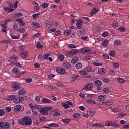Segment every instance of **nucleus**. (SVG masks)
Returning a JSON list of instances; mask_svg holds the SVG:
<instances>
[{
  "instance_id": "nucleus-1",
  "label": "nucleus",
  "mask_w": 129,
  "mask_h": 129,
  "mask_svg": "<svg viewBox=\"0 0 129 129\" xmlns=\"http://www.w3.org/2000/svg\"><path fill=\"white\" fill-rule=\"evenodd\" d=\"M23 122L20 123L22 124V125H30L32 124V119L29 117H25L24 118H23L22 119Z\"/></svg>"
},
{
  "instance_id": "nucleus-2",
  "label": "nucleus",
  "mask_w": 129,
  "mask_h": 129,
  "mask_svg": "<svg viewBox=\"0 0 129 129\" xmlns=\"http://www.w3.org/2000/svg\"><path fill=\"white\" fill-rule=\"evenodd\" d=\"M81 51L82 53V54H88L89 53L91 54H96V51H92L91 48L89 47H84L81 49Z\"/></svg>"
},
{
  "instance_id": "nucleus-3",
  "label": "nucleus",
  "mask_w": 129,
  "mask_h": 129,
  "mask_svg": "<svg viewBox=\"0 0 129 129\" xmlns=\"http://www.w3.org/2000/svg\"><path fill=\"white\" fill-rule=\"evenodd\" d=\"M11 88L13 89V91H17L20 89L21 84L18 82H13L11 85Z\"/></svg>"
},
{
  "instance_id": "nucleus-4",
  "label": "nucleus",
  "mask_w": 129,
  "mask_h": 129,
  "mask_svg": "<svg viewBox=\"0 0 129 129\" xmlns=\"http://www.w3.org/2000/svg\"><path fill=\"white\" fill-rule=\"evenodd\" d=\"M77 53H79V50H78V49H73L70 51H66L65 55L68 56V57H69L70 56H73V55H75V54Z\"/></svg>"
},
{
  "instance_id": "nucleus-5",
  "label": "nucleus",
  "mask_w": 129,
  "mask_h": 129,
  "mask_svg": "<svg viewBox=\"0 0 129 129\" xmlns=\"http://www.w3.org/2000/svg\"><path fill=\"white\" fill-rule=\"evenodd\" d=\"M51 109L50 107H43L39 109V112L43 114V115H46L49 113V110Z\"/></svg>"
},
{
  "instance_id": "nucleus-6",
  "label": "nucleus",
  "mask_w": 129,
  "mask_h": 129,
  "mask_svg": "<svg viewBox=\"0 0 129 129\" xmlns=\"http://www.w3.org/2000/svg\"><path fill=\"white\" fill-rule=\"evenodd\" d=\"M13 101L16 104L21 103L24 101V97L21 96L17 97V96H15V99L13 100Z\"/></svg>"
},
{
  "instance_id": "nucleus-7",
  "label": "nucleus",
  "mask_w": 129,
  "mask_h": 129,
  "mask_svg": "<svg viewBox=\"0 0 129 129\" xmlns=\"http://www.w3.org/2000/svg\"><path fill=\"white\" fill-rule=\"evenodd\" d=\"M61 105L65 109H67V108H69V107H70V106H73V103L70 101H67L66 102L62 103Z\"/></svg>"
},
{
  "instance_id": "nucleus-8",
  "label": "nucleus",
  "mask_w": 129,
  "mask_h": 129,
  "mask_svg": "<svg viewBox=\"0 0 129 129\" xmlns=\"http://www.w3.org/2000/svg\"><path fill=\"white\" fill-rule=\"evenodd\" d=\"M56 72L59 74H65L66 72L65 71V69L62 67H57L55 69Z\"/></svg>"
},
{
  "instance_id": "nucleus-9",
  "label": "nucleus",
  "mask_w": 129,
  "mask_h": 129,
  "mask_svg": "<svg viewBox=\"0 0 129 129\" xmlns=\"http://www.w3.org/2000/svg\"><path fill=\"white\" fill-rule=\"evenodd\" d=\"M11 63L15 64L18 62V56L17 55H12L11 57Z\"/></svg>"
},
{
  "instance_id": "nucleus-10",
  "label": "nucleus",
  "mask_w": 129,
  "mask_h": 129,
  "mask_svg": "<svg viewBox=\"0 0 129 129\" xmlns=\"http://www.w3.org/2000/svg\"><path fill=\"white\" fill-rule=\"evenodd\" d=\"M93 84L91 83H87L85 86L84 87V90H90V89H92L93 88Z\"/></svg>"
},
{
  "instance_id": "nucleus-11",
  "label": "nucleus",
  "mask_w": 129,
  "mask_h": 129,
  "mask_svg": "<svg viewBox=\"0 0 129 129\" xmlns=\"http://www.w3.org/2000/svg\"><path fill=\"white\" fill-rule=\"evenodd\" d=\"M28 56H29V52H28L27 51H22L20 53V56L21 59H25V58L28 57Z\"/></svg>"
},
{
  "instance_id": "nucleus-12",
  "label": "nucleus",
  "mask_w": 129,
  "mask_h": 129,
  "mask_svg": "<svg viewBox=\"0 0 129 129\" xmlns=\"http://www.w3.org/2000/svg\"><path fill=\"white\" fill-rule=\"evenodd\" d=\"M76 26L77 29H82V27H83V25H82V20L80 19L78 20Z\"/></svg>"
},
{
  "instance_id": "nucleus-13",
  "label": "nucleus",
  "mask_w": 129,
  "mask_h": 129,
  "mask_svg": "<svg viewBox=\"0 0 129 129\" xmlns=\"http://www.w3.org/2000/svg\"><path fill=\"white\" fill-rule=\"evenodd\" d=\"M98 11H99V9H98V7H94L91 12L90 16H93V15H94V14H96L97 12H98Z\"/></svg>"
},
{
  "instance_id": "nucleus-14",
  "label": "nucleus",
  "mask_w": 129,
  "mask_h": 129,
  "mask_svg": "<svg viewBox=\"0 0 129 129\" xmlns=\"http://www.w3.org/2000/svg\"><path fill=\"white\" fill-rule=\"evenodd\" d=\"M31 26L34 29H39L40 28V24L35 22H33L31 24Z\"/></svg>"
},
{
  "instance_id": "nucleus-15",
  "label": "nucleus",
  "mask_w": 129,
  "mask_h": 129,
  "mask_svg": "<svg viewBox=\"0 0 129 129\" xmlns=\"http://www.w3.org/2000/svg\"><path fill=\"white\" fill-rule=\"evenodd\" d=\"M60 115H61V112L60 111L58 110H54L53 116H54V117H57L58 116H60Z\"/></svg>"
},
{
  "instance_id": "nucleus-16",
  "label": "nucleus",
  "mask_w": 129,
  "mask_h": 129,
  "mask_svg": "<svg viewBox=\"0 0 129 129\" xmlns=\"http://www.w3.org/2000/svg\"><path fill=\"white\" fill-rule=\"evenodd\" d=\"M16 21L19 23L20 26H25L26 23H25L22 18H18L16 19Z\"/></svg>"
},
{
  "instance_id": "nucleus-17",
  "label": "nucleus",
  "mask_w": 129,
  "mask_h": 129,
  "mask_svg": "<svg viewBox=\"0 0 129 129\" xmlns=\"http://www.w3.org/2000/svg\"><path fill=\"white\" fill-rule=\"evenodd\" d=\"M121 41H120V40L115 39L114 40V45L116 47L119 46V45H121Z\"/></svg>"
},
{
  "instance_id": "nucleus-18",
  "label": "nucleus",
  "mask_w": 129,
  "mask_h": 129,
  "mask_svg": "<svg viewBox=\"0 0 129 129\" xmlns=\"http://www.w3.org/2000/svg\"><path fill=\"white\" fill-rule=\"evenodd\" d=\"M103 103L106 105H111V104H113V101L111 100H108L103 102Z\"/></svg>"
},
{
  "instance_id": "nucleus-19",
  "label": "nucleus",
  "mask_w": 129,
  "mask_h": 129,
  "mask_svg": "<svg viewBox=\"0 0 129 129\" xmlns=\"http://www.w3.org/2000/svg\"><path fill=\"white\" fill-rule=\"evenodd\" d=\"M106 96L105 95H100L98 97V99L100 101H103L105 99Z\"/></svg>"
},
{
  "instance_id": "nucleus-20",
  "label": "nucleus",
  "mask_w": 129,
  "mask_h": 129,
  "mask_svg": "<svg viewBox=\"0 0 129 129\" xmlns=\"http://www.w3.org/2000/svg\"><path fill=\"white\" fill-rule=\"evenodd\" d=\"M61 121H62L63 123L67 124L69 123L70 121H71V119L70 118L62 119Z\"/></svg>"
},
{
  "instance_id": "nucleus-21",
  "label": "nucleus",
  "mask_w": 129,
  "mask_h": 129,
  "mask_svg": "<svg viewBox=\"0 0 129 129\" xmlns=\"http://www.w3.org/2000/svg\"><path fill=\"white\" fill-rule=\"evenodd\" d=\"M63 66L66 68H68V69H70L71 68V64L68 62H63Z\"/></svg>"
},
{
  "instance_id": "nucleus-22",
  "label": "nucleus",
  "mask_w": 129,
  "mask_h": 129,
  "mask_svg": "<svg viewBox=\"0 0 129 129\" xmlns=\"http://www.w3.org/2000/svg\"><path fill=\"white\" fill-rule=\"evenodd\" d=\"M12 71L15 74H20V71H19V68H13Z\"/></svg>"
},
{
  "instance_id": "nucleus-23",
  "label": "nucleus",
  "mask_w": 129,
  "mask_h": 129,
  "mask_svg": "<svg viewBox=\"0 0 129 129\" xmlns=\"http://www.w3.org/2000/svg\"><path fill=\"white\" fill-rule=\"evenodd\" d=\"M49 124L50 128L51 127H58L59 126V124L56 123H51Z\"/></svg>"
},
{
  "instance_id": "nucleus-24",
  "label": "nucleus",
  "mask_w": 129,
  "mask_h": 129,
  "mask_svg": "<svg viewBox=\"0 0 129 129\" xmlns=\"http://www.w3.org/2000/svg\"><path fill=\"white\" fill-rule=\"evenodd\" d=\"M78 60H79V58L78 56H76L72 59L71 62L73 64H75V63H77Z\"/></svg>"
},
{
  "instance_id": "nucleus-25",
  "label": "nucleus",
  "mask_w": 129,
  "mask_h": 129,
  "mask_svg": "<svg viewBox=\"0 0 129 129\" xmlns=\"http://www.w3.org/2000/svg\"><path fill=\"white\" fill-rule=\"evenodd\" d=\"M95 84L96 86H101L102 82L100 80H96L95 81Z\"/></svg>"
},
{
  "instance_id": "nucleus-26",
  "label": "nucleus",
  "mask_w": 129,
  "mask_h": 129,
  "mask_svg": "<svg viewBox=\"0 0 129 129\" xmlns=\"http://www.w3.org/2000/svg\"><path fill=\"white\" fill-rule=\"evenodd\" d=\"M73 117L74 118H80L81 117V114L78 113H75L73 114Z\"/></svg>"
},
{
  "instance_id": "nucleus-27",
  "label": "nucleus",
  "mask_w": 129,
  "mask_h": 129,
  "mask_svg": "<svg viewBox=\"0 0 129 129\" xmlns=\"http://www.w3.org/2000/svg\"><path fill=\"white\" fill-rule=\"evenodd\" d=\"M98 72L99 74H101V75L104 74V73H105V72H106L105 69L102 68V69L99 70Z\"/></svg>"
},
{
  "instance_id": "nucleus-28",
  "label": "nucleus",
  "mask_w": 129,
  "mask_h": 129,
  "mask_svg": "<svg viewBox=\"0 0 129 129\" xmlns=\"http://www.w3.org/2000/svg\"><path fill=\"white\" fill-rule=\"evenodd\" d=\"M16 97V96L15 95H10L7 97L8 100H9V101H12V100H14Z\"/></svg>"
},
{
  "instance_id": "nucleus-29",
  "label": "nucleus",
  "mask_w": 129,
  "mask_h": 129,
  "mask_svg": "<svg viewBox=\"0 0 129 129\" xmlns=\"http://www.w3.org/2000/svg\"><path fill=\"white\" fill-rule=\"evenodd\" d=\"M58 58L59 61H63V60H64V58H65V56L63 54H58Z\"/></svg>"
},
{
  "instance_id": "nucleus-30",
  "label": "nucleus",
  "mask_w": 129,
  "mask_h": 129,
  "mask_svg": "<svg viewBox=\"0 0 129 129\" xmlns=\"http://www.w3.org/2000/svg\"><path fill=\"white\" fill-rule=\"evenodd\" d=\"M108 40H105L103 41L102 45L104 47H106L108 46Z\"/></svg>"
},
{
  "instance_id": "nucleus-31",
  "label": "nucleus",
  "mask_w": 129,
  "mask_h": 129,
  "mask_svg": "<svg viewBox=\"0 0 129 129\" xmlns=\"http://www.w3.org/2000/svg\"><path fill=\"white\" fill-rule=\"evenodd\" d=\"M78 78H79V75H77L76 76H74V77H73L71 78V81L72 82H74V81H76V80H77V79H78Z\"/></svg>"
},
{
  "instance_id": "nucleus-32",
  "label": "nucleus",
  "mask_w": 129,
  "mask_h": 129,
  "mask_svg": "<svg viewBox=\"0 0 129 129\" xmlns=\"http://www.w3.org/2000/svg\"><path fill=\"white\" fill-rule=\"evenodd\" d=\"M75 66L77 69H81V68H82V63H81V62H79L76 63Z\"/></svg>"
},
{
  "instance_id": "nucleus-33",
  "label": "nucleus",
  "mask_w": 129,
  "mask_h": 129,
  "mask_svg": "<svg viewBox=\"0 0 129 129\" xmlns=\"http://www.w3.org/2000/svg\"><path fill=\"white\" fill-rule=\"evenodd\" d=\"M103 92H104V93H105V94H107L109 93V92H110V90L108 88H105L103 89Z\"/></svg>"
},
{
  "instance_id": "nucleus-34",
  "label": "nucleus",
  "mask_w": 129,
  "mask_h": 129,
  "mask_svg": "<svg viewBox=\"0 0 129 129\" xmlns=\"http://www.w3.org/2000/svg\"><path fill=\"white\" fill-rule=\"evenodd\" d=\"M64 34L65 35V36H69V35H70V34H71V30H66L64 31Z\"/></svg>"
},
{
  "instance_id": "nucleus-35",
  "label": "nucleus",
  "mask_w": 129,
  "mask_h": 129,
  "mask_svg": "<svg viewBox=\"0 0 129 129\" xmlns=\"http://www.w3.org/2000/svg\"><path fill=\"white\" fill-rule=\"evenodd\" d=\"M86 102H87V103H89V104H96V102L91 99L87 100Z\"/></svg>"
},
{
  "instance_id": "nucleus-36",
  "label": "nucleus",
  "mask_w": 129,
  "mask_h": 129,
  "mask_svg": "<svg viewBox=\"0 0 129 129\" xmlns=\"http://www.w3.org/2000/svg\"><path fill=\"white\" fill-rule=\"evenodd\" d=\"M4 127L5 129H10V127H11V125H10L9 122H5Z\"/></svg>"
},
{
  "instance_id": "nucleus-37",
  "label": "nucleus",
  "mask_w": 129,
  "mask_h": 129,
  "mask_svg": "<svg viewBox=\"0 0 129 129\" xmlns=\"http://www.w3.org/2000/svg\"><path fill=\"white\" fill-rule=\"evenodd\" d=\"M95 113H96V111H90V110L88 111V115H90L91 116H93V115H94V114H95Z\"/></svg>"
},
{
  "instance_id": "nucleus-38",
  "label": "nucleus",
  "mask_w": 129,
  "mask_h": 129,
  "mask_svg": "<svg viewBox=\"0 0 129 129\" xmlns=\"http://www.w3.org/2000/svg\"><path fill=\"white\" fill-rule=\"evenodd\" d=\"M117 80L118 81V82H119V83H125V80H124L123 79L118 78Z\"/></svg>"
},
{
  "instance_id": "nucleus-39",
  "label": "nucleus",
  "mask_w": 129,
  "mask_h": 129,
  "mask_svg": "<svg viewBox=\"0 0 129 129\" xmlns=\"http://www.w3.org/2000/svg\"><path fill=\"white\" fill-rule=\"evenodd\" d=\"M50 53H44L43 55V59H45V60H47L48 59L49 56H50Z\"/></svg>"
},
{
  "instance_id": "nucleus-40",
  "label": "nucleus",
  "mask_w": 129,
  "mask_h": 129,
  "mask_svg": "<svg viewBox=\"0 0 129 129\" xmlns=\"http://www.w3.org/2000/svg\"><path fill=\"white\" fill-rule=\"evenodd\" d=\"M105 125H107V126H111L112 125V121H108L105 123Z\"/></svg>"
},
{
  "instance_id": "nucleus-41",
  "label": "nucleus",
  "mask_w": 129,
  "mask_h": 129,
  "mask_svg": "<svg viewBox=\"0 0 129 129\" xmlns=\"http://www.w3.org/2000/svg\"><path fill=\"white\" fill-rule=\"evenodd\" d=\"M25 92H26L25 90L22 89L19 91L18 94H19V95H24V94H25Z\"/></svg>"
},
{
  "instance_id": "nucleus-42",
  "label": "nucleus",
  "mask_w": 129,
  "mask_h": 129,
  "mask_svg": "<svg viewBox=\"0 0 129 129\" xmlns=\"http://www.w3.org/2000/svg\"><path fill=\"white\" fill-rule=\"evenodd\" d=\"M6 114V111L4 109H0V116H4Z\"/></svg>"
},
{
  "instance_id": "nucleus-43",
  "label": "nucleus",
  "mask_w": 129,
  "mask_h": 129,
  "mask_svg": "<svg viewBox=\"0 0 129 129\" xmlns=\"http://www.w3.org/2000/svg\"><path fill=\"white\" fill-rule=\"evenodd\" d=\"M118 30L120 32H125V28H124L123 26H120L118 28Z\"/></svg>"
},
{
  "instance_id": "nucleus-44",
  "label": "nucleus",
  "mask_w": 129,
  "mask_h": 129,
  "mask_svg": "<svg viewBox=\"0 0 129 129\" xmlns=\"http://www.w3.org/2000/svg\"><path fill=\"white\" fill-rule=\"evenodd\" d=\"M101 124L99 123L92 124V126H95V127H101Z\"/></svg>"
},
{
  "instance_id": "nucleus-45",
  "label": "nucleus",
  "mask_w": 129,
  "mask_h": 129,
  "mask_svg": "<svg viewBox=\"0 0 129 129\" xmlns=\"http://www.w3.org/2000/svg\"><path fill=\"white\" fill-rule=\"evenodd\" d=\"M50 101H51L49 99L44 98H43L42 102H43V103H50Z\"/></svg>"
},
{
  "instance_id": "nucleus-46",
  "label": "nucleus",
  "mask_w": 129,
  "mask_h": 129,
  "mask_svg": "<svg viewBox=\"0 0 129 129\" xmlns=\"http://www.w3.org/2000/svg\"><path fill=\"white\" fill-rule=\"evenodd\" d=\"M17 105L20 111H23L24 110V106L23 105Z\"/></svg>"
},
{
  "instance_id": "nucleus-47",
  "label": "nucleus",
  "mask_w": 129,
  "mask_h": 129,
  "mask_svg": "<svg viewBox=\"0 0 129 129\" xmlns=\"http://www.w3.org/2000/svg\"><path fill=\"white\" fill-rule=\"evenodd\" d=\"M36 47L39 50H40V49H43V45H41V43L40 42H38L36 44Z\"/></svg>"
},
{
  "instance_id": "nucleus-48",
  "label": "nucleus",
  "mask_w": 129,
  "mask_h": 129,
  "mask_svg": "<svg viewBox=\"0 0 129 129\" xmlns=\"http://www.w3.org/2000/svg\"><path fill=\"white\" fill-rule=\"evenodd\" d=\"M40 15H41V13H38L37 14H33V15H32V18H33V19H37V18H38L39 17V16H40Z\"/></svg>"
},
{
  "instance_id": "nucleus-49",
  "label": "nucleus",
  "mask_w": 129,
  "mask_h": 129,
  "mask_svg": "<svg viewBox=\"0 0 129 129\" xmlns=\"http://www.w3.org/2000/svg\"><path fill=\"white\" fill-rule=\"evenodd\" d=\"M81 75H87L88 74V72L87 71H82L80 72Z\"/></svg>"
},
{
  "instance_id": "nucleus-50",
  "label": "nucleus",
  "mask_w": 129,
  "mask_h": 129,
  "mask_svg": "<svg viewBox=\"0 0 129 129\" xmlns=\"http://www.w3.org/2000/svg\"><path fill=\"white\" fill-rule=\"evenodd\" d=\"M20 37L21 36L20 35H18V36H15L14 35H11L12 39H15V40H18V39H20Z\"/></svg>"
},
{
  "instance_id": "nucleus-51",
  "label": "nucleus",
  "mask_w": 129,
  "mask_h": 129,
  "mask_svg": "<svg viewBox=\"0 0 129 129\" xmlns=\"http://www.w3.org/2000/svg\"><path fill=\"white\" fill-rule=\"evenodd\" d=\"M109 55L110 56H112V57H114V56L115 55V51H114V50H111L109 52Z\"/></svg>"
},
{
  "instance_id": "nucleus-52",
  "label": "nucleus",
  "mask_w": 129,
  "mask_h": 129,
  "mask_svg": "<svg viewBox=\"0 0 129 129\" xmlns=\"http://www.w3.org/2000/svg\"><path fill=\"white\" fill-rule=\"evenodd\" d=\"M113 66L115 69L118 68V67H119V63L117 62H113Z\"/></svg>"
},
{
  "instance_id": "nucleus-53",
  "label": "nucleus",
  "mask_w": 129,
  "mask_h": 129,
  "mask_svg": "<svg viewBox=\"0 0 129 129\" xmlns=\"http://www.w3.org/2000/svg\"><path fill=\"white\" fill-rule=\"evenodd\" d=\"M69 48H70L71 49H75L77 47L73 44H69Z\"/></svg>"
},
{
  "instance_id": "nucleus-54",
  "label": "nucleus",
  "mask_w": 129,
  "mask_h": 129,
  "mask_svg": "<svg viewBox=\"0 0 129 129\" xmlns=\"http://www.w3.org/2000/svg\"><path fill=\"white\" fill-rule=\"evenodd\" d=\"M18 28H19V25L16 23H14L13 29L14 30H18Z\"/></svg>"
},
{
  "instance_id": "nucleus-55",
  "label": "nucleus",
  "mask_w": 129,
  "mask_h": 129,
  "mask_svg": "<svg viewBox=\"0 0 129 129\" xmlns=\"http://www.w3.org/2000/svg\"><path fill=\"white\" fill-rule=\"evenodd\" d=\"M14 111H15L16 112H20V110L19 109V108L18 107V106L16 105L14 107Z\"/></svg>"
},
{
  "instance_id": "nucleus-56",
  "label": "nucleus",
  "mask_w": 129,
  "mask_h": 129,
  "mask_svg": "<svg viewBox=\"0 0 129 129\" xmlns=\"http://www.w3.org/2000/svg\"><path fill=\"white\" fill-rule=\"evenodd\" d=\"M61 33H62L61 31L57 30L55 32V36H60V35H61Z\"/></svg>"
},
{
  "instance_id": "nucleus-57",
  "label": "nucleus",
  "mask_w": 129,
  "mask_h": 129,
  "mask_svg": "<svg viewBox=\"0 0 129 129\" xmlns=\"http://www.w3.org/2000/svg\"><path fill=\"white\" fill-rule=\"evenodd\" d=\"M82 115L83 116H84V117H89V115H88V111H87V112H83L82 113Z\"/></svg>"
},
{
  "instance_id": "nucleus-58",
  "label": "nucleus",
  "mask_w": 129,
  "mask_h": 129,
  "mask_svg": "<svg viewBox=\"0 0 129 129\" xmlns=\"http://www.w3.org/2000/svg\"><path fill=\"white\" fill-rule=\"evenodd\" d=\"M51 25L52 24H51V23H50V21H47L46 22V26L47 28H50Z\"/></svg>"
},
{
  "instance_id": "nucleus-59",
  "label": "nucleus",
  "mask_w": 129,
  "mask_h": 129,
  "mask_svg": "<svg viewBox=\"0 0 129 129\" xmlns=\"http://www.w3.org/2000/svg\"><path fill=\"white\" fill-rule=\"evenodd\" d=\"M41 108H42V105H35V109H37V110H39V109H41Z\"/></svg>"
},
{
  "instance_id": "nucleus-60",
  "label": "nucleus",
  "mask_w": 129,
  "mask_h": 129,
  "mask_svg": "<svg viewBox=\"0 0 129 129\" xmlns=\"http://www.w3.org/2000/svg\"><path fill=\"white\" fill-rule=\"evenodd\" d=\"M29 106L31 109H35L36 105L31 103L29 104Z\"/></svg>"
},
{
  "instance_id": "nucleus-61",
  "label": "nucleus",
  "mask_w": 129,
  "mask_h": 129,
  "mask_svg": "<svg viewBox=\"0 0 129 129\" xmlns=\"http://www.w3.org/2000/svg\"><path fill=\"white\" fill-rule=\"evenodd\" d=\"M86 70L87 71V72H91V71H92V68L90 67H88L86 69Z\"/></svg>"
},
{
  "instance_id": "nucleus-62",
  "label": "nucleus",
  "mask_w": 129,
  "mask_h": 129,
  "mask_svg": "<svg viewBox=\"0 0 129 129\" xmlns=\"http://www.w3.org/2000/svg\"><path fill=\"white\" fill-rule=\"evenodd\" d=\"M34 10L35 12H38L39 10H40V7H39V6H35L34 8Z\"/></svg>"
},
{
  "instance_id": "nucleus-63",
  "label": "nucleus",
  "mask_w": 129,
  "mask_h": 129,
  "mask_svg": "<svg viewBox=\"0 0 129 129\" xmlns=\"http://www.w3.org/2000/svg\"><path fill=\"white\" fill-rule=\"evenodd\" d=\"M19 73L21 75H23V74H25V73H26V70H24V69H21L20 70V72H19Z\"/></svg>"
},
{
  "instance_id": "nucleus-64",
  "label": "nucleus",
  "mask_w": 129,
  "mask_h": 129,
  "mask_svg": "<svg viewBox=\"0 0 129 129\" xmlns=\"http://www.w3.org/2000/svg\"><path fill=\"white\" fill-rule=\"evenodd\" d=\"M20 33H25V29L24 28H20L18 30Z\"/></svg>"
}]
</instances>
